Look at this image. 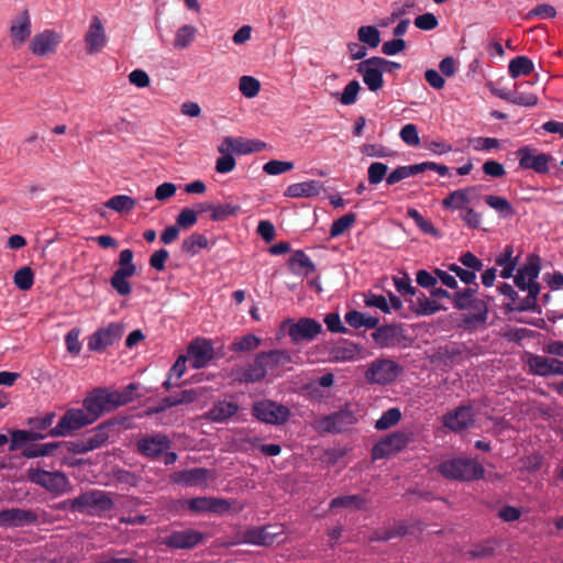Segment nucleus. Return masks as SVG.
Segmentation results:
<instances>
[{
    "label": "nucleus",
    "instance_id": "obj_1",
    "mask_svg": "<svg viewBox=\"0 0 563 563\" xmlns=\"http://www.w3.org/2000/svg\"><path fill=\"white\" fill-rule=\"evenodd\" d=\"M438 472L448 479L473 482L484 478V466L472 457H453L441 462Z\"/></svg>",
    "mask_w": 563,
    "mask_h": 563
},
{
    "label": "nucleus",
    "instance_id": "obj_2",
    "mask_svg": "<svg viewBox=\"0 0 563 563\" xmlns=\"http://www.w3.org/2000/svg\"><path fill=\"white\" fill-rule=\"evenodd\" d=\"M234 503L221 497L199 496L177 499L174 507L177 511L188 510L194 515L214 514L222 516L231 510Z\"/></svg>",
    "mask_w": 563,
    "mask_h": 563
},
{
    "label": "nucleus",
    "instance_id": "obj_3",
    "mask_svg": "<svg viewBox=\"0 0 563 563\" xmlns=\"http://www.w3.org/2000/svg\"><path fill=\"white\" fill-rule=\"evenodd\" d=\"M280 329L287 331L294 344L311 342L322 332L321 323L308 317L300 318L298 321L288 318L283 321Z\"/></svg>",
    "mask_w": 563,
    "mask_h": 563
},
{
    "label": "nucleus",
    "instance_id": "obj_4",
    "mask_svg": "<svg viewBox=\"0 0 563 563\" xmlns=\"http://www.w3.org/2000/svg\"><path fill=\"white\" fill-rule=\"evenodd\" d=\"M415 435L412 432L395 431L376 442L371 450V457L373 461L387 459L402 450L409 443L413 442Z\"/></svg>",
    "mask_w": 563,
    "mask_h": 563
},
{
    "label": "nucleus",
    "instance_id": "obj_5",
    "mask_svg": "<svg viewBox=\"0 0 563 563\" xmlns=\"http://www.w3.org/2000/svg\"><path fill=\"white\" fill-rule=\"evenodd\" d=\"M92 424L84 409L68 408L54 428H51L48 434L51 438H67L74 435L77 431Z\"/></svg>",
    "mask_w": 563,
    "mask_h": 563
},
{
    "label": "nucleus",
    "instance_id": "obj_6",
    "mask_svg": "<svg viewBox=\"0 0 563 563\" xmlns=\"http://www.w3.org/2000/svg\"><path fill=\"white\" fill-rule=\"evenodd\" d=\"M252 416L261 422L280 426L288 421L290 409L271 399H262L253 402Z\"/></svg>",
    "mask_w": 563,
    "mask_h": 563
},
{
    "label": "nucleus",
    "instance_id": "obj_7",
    "mask_svg": "<svg viewBox=\"0 0 563 563\" xmlns=\"http://www.w3.org/2000/svg\"><path fill=\"white\" fill-rule=\"evenodd\" d=\"M26 478L55 495L64 494L69 486L68 477L60 471L49 472L40 467H30L26 471Z\"/></svg>",
    "mask_w": 563,
    "mask_h": 563
},
{
    "label": "nucleus",
    "instance_id": "obj_8",
    "mask_svg": "<svg viewBox=\"0 0 563 563\" xmlns=\"http://www.w3.org/2000/svg\"><path fill=\"white\" fill-rule=\"evenodd\" d=\"M404 373V367L389 358L374 361L365 372V378L369 384L389 385Z\"/></svg>",
    "mask_w": 563,
    "mask_h": 563
},
{
    "label": "nucleus",
    "instance_id": "obj_9",
    "mask_svg": "<svg viewBox=\"0 0 563 563\" xmlns=\"http://www.w3.org/2000/svg\"><path fill=\"white\" fill-rule=\"evenodd\" d=\"M76 507L80 508V514L95 515L107 512L113 509L114 501L110 494L100 489H91L81 493L75 497Z\"/></svg>",
    "mask_w": 563,
    "mask_h": 563
},
{
    "label": "nucleus",
    "instance_id": "obj_10",
    "mask_svg": "<svg viewBox=\"0 0 563 563\" xmlns=\"http://www.w3.org/2000/svg\"><path fill=\"white\" fill-rule=\"evenodd\" d=\"M120 427L124 429L131 428V418L126 416H115L91 429L89 433L92 434L87 438L91 444L90 446H92L93 450L104 446L111 435L119 433Z\"/></svg>",
    "mask_w": 563,
    "mask_h": 563
},
{
    "label": "nucleus",
    "instance_id": "obj_11",
    "mask_svg": "<svg viewBox=\"0 0 563 563\" xmlns=\"http://www.w3.org/2000/svg\"><path fill=\"white\" fill-rule=\"evenodd\" d=\"M124 333V327L120 322H110L106 327L98 328L88 336L87 347L90 352L102 353L107 347L119 342Z\"/></svg>",
    "mask_w": 563,
    "mask_h": 563
},
{
    "label": "nucleus",
    "instance_id": "obj_12",
    "mask_svg": "<svg viewBox=\"0 0 563 563\" xmlns=\"http://www.w3.org/2000/svg\"><path fill=\"white\" fill-rule=\"evenodd\" d=\"M476 409L471 404L460 405L442 416L443 426L452 432L460 433L474 427Z\"/></svg>",
    "mask_w": 563,
    "mask_h": 563
},
{
    "label": "nucleus",
    "instance_id": "obj_13",
    "mask_svg": "<svg viewBox=\"0 0 563 563\" xmlns=\"http://www.w3.org/2000/svg\"><path fill=\"white\" fill-rule=\"evenodd\" d=\"M91 423H95L104 412H110L109 398L106 387H97L87 394L82 408Z\"/></svg>",
    "mask_w": 563,
    "mask_h": 563
},
{
    "label": "nucleus",
    "instance_id": "obj_14",
    "mask_svg": "<svg viewBox=\"0 0 563 563\" xmlns=\"http://www.w3.org/2000/svg\"><path fill=\"white\" fill-rule=\"evenodd\" d=\"M534 150L529 146H522L517 151L519 157V167L522 169H532L539 175H547L550 172V163L554 161L549 153L533 154Z\"/></svg>",
    "mask_w": 563,
    "mask_h": 563
},
{
    "label": "nucleus",
    "instance_id": "obj_15",
    "mask_svg": "<svg viewBox=\"0 0 563 563\" xmlns=\"http://www.w3.org/2000/svg\"><path fill=\"white\" fill-rule=\"evenodd\" d=\"M172 448V441L164 433L146 435L137 440L136 451L144 457L150 460L159 459L163 453Z\"/></svg>",
    "mask_w": 563,
    "mask_h": 563
},
{
    "label": "nucleus",
    "instance_id": "obj_16",
    "mask_svg": "<svg viewBox=\"0 0 563 563\" xmlns=\"http://www.w3.org/2000/svg\"><path fill=\"white\" fill-rule=\"evenodd\" d=\"M37 522L38 516L32 509L8 508L0 511V528H22Z\"/></svg>",
    "mask_w": 563,
    "mask_h": 563
},
{
    "label": "nucleus",
    "instance_id": "obj_17",
    "mask_svg": "<svg viewBox=\"0 0 563 563\" xmlns=\"http://www.w3.org/2000/svg\"><path fill=\"white\" fill-rule=\"evenodd\" d=\"M188 357L195 369L203 368L214 357L212 341L205 338L194 339L187 347Z\"/></svg>",
    "mask_w": 563,
    "mask_h": 563
},
{
    "label": "nucleus",
    "instance_id": "obj_18",
    "mask_svg": "<svg viewBox=\"0 0 563 563\" xmlns=\"http://www.w3.org/2000/svg\"><path fill=\"white\" fill-rule=\"evenodd\" d=\"M205 534L195 529L172 531L163 541V543L175 550H191L196 548L202 540Z\"/></svg>",
    "mask_w": 563,
    "mask_h": 563
},
{
    "label": "nucleus",
    "instance_id": "obj_19",
    "mask_svg": "<svg viewBox=\"0 0 563 563\" xmlns=\"http://www.w3.org/2000/svg\"><path fill=\"white\" fill-rule=\"evenodd\" d=\"M356 71L362 75L367 88L376 92L384 86V69L377 65L375 56L361 60L356 65Z\"/></svg>",
    "mask_w": 563,
    "mask_h": 563
},
{
    "label": "nucleus",
    "instance_id": "obj_20",
    "mask_svg": "<svg viewBox=\"0 0 563 563\" xmlns=\"http://www.w3.org/2000/svg\"><path fill=\"white\" fill-rule=\"evenodd\" d=\"M357 421L354 412L347 408L332 412L320 421L323 431L328 433H342Z\"/></svg>",
    "mask_w": 563,
    "mask_h": 563
},
{
    "label": "nucleus",
    "instance_id": "obj_21",
    "mask_svg": "<svg viewBox=\"0 0 563 563\" xmlns=\"http://www.w3.org/2000/svg\"><path fill=\"white\" fill-rule=\"evenodd\" d=\"M408 303V310L410 313L417 317L432 316L439 311H445L448 308L439 303L437 300H432L431 297H427L423 291H419L415 298H405Z\"/></svg>",
    "mask_w": 563,
    "mask_h": 563
},
{
    "label": "nucleus",
    "instance_id": "obj_22",
    "mask_svg": "<svg viewBox=\"0 0 563 563\" xmlns=\"http://www.w3.org/2000/svg\"><path fill=\"white\" fill-rule=\"evenodd\" d=\"M60 43V35L54 30H44L33 36L30 51L36 56H46L56 51Z\"/></svg>",
    "mask_w": 563,
    "mask_h": 563
},
{
    "label": "nucleus",
    "instance_id": "obj_23",
    "mask_svg": "<svg viewBox=\"0 0 563 563\" xmlns=\"http://www.w3.org/2000/svg\"><path fill=\"white\" fill-rule=\"evenodd\" d=\"M210 477V470L205 467H194L190 470L174 472L170 476V481L175 484L185 486H198L206 485Z\"/></svg>",
    "mask_w": 563,
    "mask_h": 563
},
{
    "label": "nucleus",
    "instance_id": "obj_24",
    "mask_svg": "<svg viewBox=\"0 0 563 563\" xmlns=\"http://www.w3.org/2000/svg\"><path fill=\"white\" fill-rule=\"evenodd\" d=\"M474 312L464 314L461 327L465 330H474L486 323L489 308L484 299L476 298L471 301V308Z\"/></svg>",
    "mask_w": 563,
    "mask_h": 563
},
{
    "label": "nucleus",
    "instance_id": "obj_25",
    "mask_svg": "<svg viewBox=\"0 0 563 563\" xmlns=\"http://www.w3.org/2000/svg\"><path fill=\"white\" fill-rule=\"evenodd\" d=\"M107 43L103 25L98 16H93L85 35L86 51L89 55L100 52Z\"/></svg>",
    "mask_w": 563,
    "mask_h": 563
},
{
    "label": "nucleus",
    "instance_id": "obj_26",
    "mask_svg": "<svg viewBox=\"0 0 563 563\" xmlns=\"http://www.w3.org/2000/svg\"><path fill=\"white\" fill-rule=\"evenodd\" d=\"M32 32L31 16L27 9L21 11L11 20L10 35L13 44L21 45L30 37Z\"/></svg>",
    "mask_w": 563,
    "mask_h": 563
},
{
    "label": "nucleus",
    "instance_id": "obj_27",
    "mask_svg": "<svg viewBox=\"0 0 563 563\" xmlns=\"http://www.w3.org/2000/svg\"><path fill=\"white\" fill-rule=\"evenodd\" d=\"M541 288L542 287H541L540 283L533 285L530 288H527L526 291H528V295L523 299H521L517 303V306H514L512 303L504 305L505 313L512 312V311H519V312L532 311V312L540 314L542 312V309L538 305L537 301H538V297L541 292Z\"/></svg>",
    "mask_w": 563,
    "mask_h": 563
},
{
    "label": "nucleus",
    "instance_id": "obj_28",
    "mask_svg": "<svg viewBox=\"0 0 563 563\" xmlns=\"http://www.w3.org/2000/svg\"><path fill=\"white\" fill-rule=\"evenodd\" d=\"M136 273V266L134 263L125 266H120L114 271L113 275L110 278L111 287L120 295V296H129L132 292L131 283L128 278L132 277Z\"/></svg>",
    "mask_w": 563,
    "mask_h": 563
},
{
    "label": "nucleus",
    "instance_id": "obj_29",
    "mask_svg": "<svg viewBox=\"0 0 563 563\" xmlns=\"http://www.w3.org/2000/svg\"><path fill=\"white\" fill-rule=\"evenodd\" d=\"M239 411L236 401L218 400L205 413V418L211 422L223 423Z\"/></svg>",
    "mask_w": 563,
    "mask_h": 563
},
{
    "label": "nucleus",
    "instance_id": "obj_30",
    "mask_svg": "<svg viewBox=\"0 0 563 563\" xmlns=\"http://www.w3.org/2000/svg\"><path fill=\"white\" fill-rule=\"evenodd\" d=\"M263 356L262 361L266 367V372L272 374H278V369L292 362L290 353L286 350H269L258 353Z\"/></svg>",
    "mask_w": 563,
    "mask_h": 563
},
{
    "label": "nucleus",
    "instance_id": "obj_31",
    "mask_svg": "<svg viewBox=\"0 0 563 563\" xmlns=\"http://www.w3.org/2000/svg\"><path fill=\"white\" fill-rule=\"evenodd\" d=\"M262 358L263 356H260L257 353L254 361L249 364L247 367L241 368L236 373L235 379L245 384L262 382L267 375L266 367L264 366Z\"/></svg>",
    "mask_w": 563,
    "mask_h": 563
},
{
    "label": "nucleus",
    "instance_id": "obj_32",
    "mask_svg": "<svg viewBox=\"0 0 563 563\" xmlns=\"http://www.w3.org/2000/svg\"><path fill=\"white\" fill-rule=\"evenodd\" d=\"M478 186H470L451 191L441 202L442 208L446 210H465L466 205L471 202L470 194L476 192Z\"/></svg>",
    "mask_w": 563,
    "mask_h": 563
},
{
    "label": "nucleus",
    "instance_id": "obj_33",
    "mask_svg": "<svg viewBox=\"0 0 563 563\" xmlns=\"http://www.w3.org/2000/svg\"><path fill=\"white\" fill-rule=\"evenodd\" d=\"M322 188L323 185L321 181L311 179L289 185L284 196L289 198H311L319 196Z\"/></svg>",
    "mask_w": 563,
    "mask_h": 563
},
{
    "label": "nucleus",
    "instance_id": "obj_34",
    "mask_svg": "<svg viewBox=\"0 0 563 563\" xmlns=\"http://www.w3.org/2000/svg\"><path fill=\"white\" fill-rule=\"evenodd\" d=\"M287 265L292 274L305 277H308L317 269L316 264L302 250L295 251L288 258Z\"/></svg>",
    "mask_w": 563,
    "mask_h": 563
},
{
    "label": "nucleus",
    "instance_id": "obj_35",
    "mask_svg": "<svg viewBox=\"0 0 563 563\" xmlns=\"http://www.w3.org/2000/svg\"><path fill=\"white\" fill-rule=\"evenodd\" d=\"M224 143L231 148L232 153L238 155L257 153L266 147V143L260 140L234 139L232 136L224 137Z\"/></svg>",
    "mask_w": 563,
    "mask_h": 563
},
{
    "label": "nucleus",
    "instance_id": "obj_36",
    "mask_svg": "<svg viewBox=\"0 0 563 563\" xmlns=\"http://www.w3.org/2000/svg\"><path fill=\"white\" fill-rule=\"evenodd\" d=\"M400 331V325L383 324L372 332L371 336L380 349H384L395 345Z\"/></svg>",
    "mask_w": 563,
    "mask_h": 563
},
{
    "label": "nucleus",
    "instance_id": "obj_37",
    "mask_svg": "<svg viewBox=\"0 0 563 563\" xmlns=\"http://www.w3.org/2000/svg\"><path fill=\"white\" fill-rule=\"evenodd\" d=\"M276 534L269 533L267 527H253L244 531L243 543L268 547L274 543Z\"/></svg>",
    "mask_w": 563,
    "mask_h": 563
},
{
    "label": "nucleus",
    "instance_id": "obj_38",
    "mask_svg": "<svg viewBox=\"0 0 563 563\" xmlns=\"http://www.w3.org/2000/svg\"><path fill=\"white\" fill-rule=\"evenodd\" d=\"M45 439V435L40 433L31 432V430H13L10 434L9 451L13 452L20 449L26 448L30 442H37Z\"/></svg>",
    "mask_w": 563,
    "mask_h": 563
},
{
    "label": "nucleus",
    "instance_id": "obj_39",
    "mask_svg": "<svg viewBox=\"0 0 563 563\" xmlns=\"http://www.w3.org/2000/svg\"><path fill=\"white\" fill-rule=\"evenodd\" d=\"M57 417L55 411L45 412L43 416L30 417L26 420V424L29 426L31 432L40 433L45 435V439L51 437L48 431L53 427L55 418Z\"/></svg>",
    "mask_w": 563,
    "mask_h": 563
},
{
    "label": "nucleus",
    "instance_id": "obj_40",
    "mask_svg": "<svg viewBox=\"0 0 563 563\" xmlns=\"http://www.w3.org/2000/svg\"><path fill=\"white\" fill-rule=\"evenodd\" d=\"M484 202L494 209L501 219H509L516 214V209L508 199L496 195H485Z\"/></svg>",
    "mask_w": 563,
    "mask_h": 563
},
{
    "label": "nucleus",
    "instance_id": "obj_41",
    "mask_svg": "<svg viewBox=\"0 0 563 563\" xmlns=\"http://www.w3.org/2000/svg\"><path fill=\"white\" fill-rule=\"evenodd\" d=\"M362 351V346L353 341L341 339L339 344L333 349L334 358L336 361H354Z\"/></svg>",
    "mask_w": 563,
    "mask_h": 563
},
{
    "label": "nucleus",
    "instance_id": "obj_42",
    "mask_svg": "<svg viewBox=\"0 0 563 563\" xmlns=\"http://www.w3.org/2000/svg\"><path fill=\"white\" fill-rule=\"evenodd\" d=\"M209 247V241L202 233L194 232L183 240L180 251L190 257L196 256L200 249Z\"/></svg>",
    "mask_w": 563,
    "mask_h": 563
},
{
    "label": "nucleus",
    "instance_id": "obj_43",
    "mask_svg": "<svg viewBox=\"0 0 563 563\" xmlns=\"http://www.w3.org/2000/svg\"><path fill=\"white\" fill-rule=\"evenodd\" d=\"M527 365L529 372L536 376L549 377L551 376V358L529 353Z\"/></svg>",
    "mask_w": 563,
    "mask_h": 563
},
{
    "label": "nucleus",
    "instance_id": "obj_44",
    "mask_svg": "<svg viewBox=\"0 0 563 563\" xmlns=\"http://www.w3.org/2000/svg\"><path fill=\"white\" fill-rule=\"evenodd\" d=\"M331 510L338 508H352L363 510L366 508V499L361 495H344L332 498L329 505Z\"/></svg>",
    "mask_w": 563,
    "mask_h": 563
},
{
    "label": "nucleus",
    "instance_id": "obj_45",
    "mask_svg": "<svg viewBox=\"0 0 563 563\" xmlns=\"http://www.w3.org/2000/svg\"><path fill=\"white\" fill-rule=\"evenodd\" d=\"M534 70L533 62L523 55L517 56L509 62L508 74L516 79L520 76H528Z\"/></svg>",
    "mask_w": 563,
    "mask_h": 563
},
{
    "label": "nucleus",
    "instance_id": "obj_46",
    "mask_svg": "<svg viewBox=\"0 0 563 563\" xmlns=\"http://www.w3.org/2000/svg\"><path fill=\"white\" fill-rule=\"evenodd\" d=\"M220 157L216 161V172L219 174H228L235 168L236 161L233 155L230 153L231 148L222 142V144L218 147Z\"/></svg>",
    "mask_w": 563,
    "mask_h": 563
},
{
    "label": "nucleus",
    "instance_id": "obj_47",
    "mask_svg": "<svg viewBox=\"0 0 563 563\" xmlns=\"http://www.w3.org/2000/svg\"><path fill=\"white\" fill-rule=\"evenodd\" d=\"M60 449V444L57 441L47 442L36 445L26 446L22 450L21 454L25 459H36L42 456H49L54 451Z\"/></svg>",
    "mask_w": 563,
    "mask_h": 563
},
{
    "label": "nucleus",
    "instance_id": "obj_48",
    "mask_svg": "<svg viewBox=\"0 0 563 563\" xmlns=\"http://www.w3.org/2000/svg\"><path fill=\"white\" fill-rule=\"evenodd\" d=\"M356 221V214L354 212H347L339 219L334 220L330 227V238H339L343 235L349 229L353 227Z\"/></svg>",
    "mask_w": 563,
    "mask_h": 563
},
{
    "label": "nucleus",
    "instance_id": "obj_49",
    "mask_svg": "<svg viewBox=\"0 0 563 563\" xmlns=\"http://www.w3.org/2000/svg\"><path fill=\"white\" fill-rule=\"evenodd\" d=\"M361 90V85L357 80L350 81L342 92H333L332 97L340 101L343 106L354 104L357 100V95Z\"/></svg>",
    "mask_w": 563,
    "mask_h": 563
},
{
    "label": "nucleus",
    "instance_id": "obj_50",
    "mask_svg": "<svg viewBox=\"0 0 563 563\" xmlns=\"http://www.w3.org/2000/svg\"><path fill=\"white\" fill-rule=\"evenodd\" d=\"M104 206L115 212L124 213L134 209L136 201L128 195H115L111 197Z\"/></svg>",
    "mask_w": 563,
    "mask_h": 563
},
{
    "label": "nucleus",
    "instance_id": "obj_51",
    "mask_svg": "<svg viewBox=\"0 0 563 563\" xmlns=\"http://www.w3.org/2000/svg\"><path fill=\"white\" fill-rule=\"evenodd\" d=\"M357 38L369 48H376L380 43V32L374 25H363L357 30Z\"/></svg>",
    "mask_w": 563,
    "mask_h": 563
},
{
    "label": "nucleus",
    "instance_id": "obj_52",
    "mask_svg": "<svg viewBox=\"0 0 563 563\" xmlns=\"http://www.w3.org/2000/svg\"><path fill=\"white\" fill-rule=\"evenodd\" d=\"M44 151V140H40L37 134H32L26 137L19 147V155L29 157L33 154H40Z\"/></svg>",
    "mask_w": 563,
    "mask_h": 563
},
{
    "label": "nucleus",
    "instance_id": "obj_53",
    "mask_svg": "<svg viewBox=\"0 0 563 563\" xmlns=\"http://www.w3.org/2000/svg\"><path fill=\"white\" fill-rule=\"evenodd\" d=\"M523 85H531L530 81L521 82L517 85V88L514 90V97L511 100L512 104L520 107H534L538 104L539 98L537 95L531 92H526L520 90Z\"/></svg>",
    "mask_w": 563,
    "mask_h": 563
},
{
    "label": "nucleus",
    "instance_id": "obj_54",
    "mask_svg": "<svg viewBox=\"0 0 563 563\" xmlns=\"http://www.w3.org/2000/svg\"><path fill=\"white\" fill-rule=\"evenodd\" d=\"M519 272H522L528 279L537 282V278L541 272V258L538 254L532 253L527 256V262L518 268Z\"/></svg>",
    "mask_w": 563,
    "mask_h": 563
},
{
    "label": "nucleus",
    "instance_id": "obj_55",
    "mask_svg": "<svg viewBox=\"0 0 563 563\" xmlns=\"http://www.w3.org/2000/svg\"><path fill=\"white\" fill-rule=\"evenodd\" d=\"M196 32L197 29L189 24L179 27L174 40V47L179 49L187 48L192 43Z\"/></svg>",
    "mask_w": 563,
    "mask_h": 563
},
{
    "label": "nucleus",
    "instance_id": "obj_56",
    "mask_svg": "<svg viewBox=\"0 0 563 563\" xmlns=\"http://www.w3.org/2000/svg\"><path fill=\"white\" fill-rule=\"evenodd\" d=\"M261 341V338L257 335L249 333L243 335L240 340L232 342L230 345V351L251 352L260 346Z\"/></svg>",
    "mask_w": 563,
    "mask_h": 563
},
{
    "label": "nucleus",
    "instance_id": "obj_57",
    "mask_svg": "<svg viewBox=\"0 0 563 563\" xmlns=\"http://www.w3.org/2000/svg\"><path fill=\"white\" fill-rule=\"evenodd\" d=\"M401 419V411L397 407L389 408L384 411L378 420L375 422V428L379 431L387 430L396 426Z\"/></svg>",
    "mask_w": 563,
    "mask_h": 563
},
{
    "label": "nucleus",
    "instance_id": "obj_58",
    "mask_svg": "<svg viewBox=\"0 0 563 563\" xmlns=\"http://www.w3.org/2000/svg\"><path fill=\"white\" fill-rule=\"evenodd\" d=\"M13 282L20 290L25 291L31 289L34 284V273L32 268L23 266L18 269L14 274Z\"/></svg>",
    "mask_w": 563,
    "mask_h": 563
},
{
    "label": "nucleus",
    "instance_id": "obj_59",
    "mask_svg": "<svg viewBox=\"0 0 563 563\" xmlns=\"http://www.w3.org/2000/svg\"><path fill=\"white\" fill-rule=\"evenodd\" d=\"M241 212V206L233 203H224L213 206V212L210 214V219L212 221H224L229 217L235 216Z\"/></svg>",
    "mask_w": 563,
    "mask_h": 563
},
{
    "label": "nucleus",
    "instance_id": "obj_60",
    "mask_svg": "<svg viewBox=\"0 0 563 563\" xmlns=\"http://www.w3.org/2000/svg\"><path fill=\"white\" fill-rule=\"evenodd\" d=\"M241 93L246 98H254L261 90V82L252 76H242L239 85Z\"/></svg>",
    "mask_w": 563,
    "mask_h": 563
},
{
    "label": "nucleus",
    "instance_id": "obj_61",
    "mask_svg": "<svg viewBox=\"0 0 563 563\" xmlns=\"http://www.w3.org/2000/svg\"><path fill=\"white\" fill-rule=\"evenodd\" d=\"M81 330L79 328H71L65 336L66 350L73 356H78L81 351V342L79 340Z\"/></svg>",
    "mask_w": 563,
    "mask_h": 563
},
{
    "label": "nucleus",
    "instance_id": "obj_62",
    "mask_svg": "<svg viewBox=\"0 0 563 563\" xmlns=\"http://www.w3.org/2000/svg\"><path fill=\"white\" fill-rule=\"evenodd\" d=\"M388 166L385 163L374 162L368 166L367 180L371 185H378L387 177Z\"/></svg>",
    "mask_w": 563,
    "mask_h": 563
},
{
    "label": "nucleus",
    "instance_id": "obj_63",
    "mask_svg": "<svg viewBox=\"0 0 563 563\" xmlns=\"http://www.w3.org/2000/svg\"><path fill=\"white\" fill-rule=\"evenodd\" d=\"M295 165L289 161L271 159L263 166V172L267 175L276 176L294 169Z\"/></svg>",
    "mask_w": 563,
    "mask_h": 563
},
{
    "label": "nucleus",
    "instance_id": "obj_64",
    "mask_svg": "<svg viewBox=\"0 0 563 563\" xmlns=\"http://www.w3.org/2000/svg\"><path fill=\"white\" fill-rule=\"evenodd\" d=\"M198 221V212L190 208H184L176 217V224L179 229H190Z\"/></svg>",
    "mask_w": 563,
    "mask_h": 563
}]
</instances>
